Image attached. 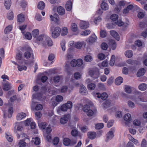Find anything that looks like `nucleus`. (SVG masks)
<instances>
[{
	"label": "nucleus",
	"mask_w": 147,
	"mask_h": 147,
	"mask_svg": "<svg viewBox=\"0 0 147 147\" xmlns=\"http://www.w3.org/2000/svg\"><path fill=\"white\" fill-rule=\"evenodd\" d=\"M31 141L32 142H34V144L36 145H38L40 143V139L37 137H36L35 138H32Z\"/></svg>",
	"instance_id": "29"
},
{
	"label": "nucleus",
	"mask_w": 147,
	"mask_h": 147,
	"mask_svg": "<svg viewBox=\"0 0 147 147\" xmlns=\"http://www.w3.org/2000/svg\"><path fill=\"white\" fill-rule=\"evenodd\" d=\"M115 57L114 55L112 56L111 59L110 61L109 64L111 66H113L114 65L115 62Z\"/></svg>",
	"instance_id": "42"
},
{
	"label": "nucleus",
	"mask_w": 147,
	"mask_h": 147,
	"mask_svg": "<svg viewBox=\"0 0 147 147\" xmlns=\"http://www.w3.org/2000/svg\"><path fill=\"white\" fill-rule=\"evenodd\" d=\"M111 102L110 101L107 100L105 101L103 104V106L105 108H107L110 107Z\"/></svg>",
	"instance_id": "50"
},
{
	"label": "nucleus",
	"mask_w": 147,
	"mask_h": 147,
	"mask_svg": "<svg viewBox=\"0 0 147 147\" xmlns=\"http://www.w3.org/2000/svg\"><path fill=\"white\" fill-rule=\"evenodd\" d=\"M125 54L126 57L128 58L131 57L133 56L132 51L130 50L126 51L125 52Z\"/></svg>",
	"instance_id": "27"
},
{
	"label": "nucleus",
	"mask_w": 147,
	"mask_h": 147,
	"mask_svg": "<svg viewBox=\"0 0 147 147\" xmlns=\"http://www.w3.org/2000/svg\"><path fill=\"white\" fill-rule=\"evenodd\" d=\"M51 20V21L54 22L55 23H57L59 20V18L57 16L55 17L51 15L50 16Z\"/></svg>",
	"instance_id": "41"
},
{
	"label": "nucleus",
	"mask_w": 147,
	"mask_h": 147,
	"mask_svg": "<svg viewBox=\"0 0 147 147\" xmlns=\"http://www.w3.org/2000/svg\"><path fill=\"white\" fill-rule=\"evenodd\" d=\"M123 79L121 77H119L116 79L115 83L117 85H120L123 82Z\"/></svg>",
	"instance_id": "24"
},
{
	"label": "nucleus",
	"mask_w": 147,
	"mask_h": 147,
	"mask_svg": "<svg viewBox=\"0 0 147 147\" xmlns=\"http://www.w3.org/2000/svg\"><path fill=\"white\" fill-rule=\"evenodd\" d=\"M45 4L42 1L39 2L38 4V8L42 10L45 7Z\"/></svg>",
	"instance_id": "28"
},
{
	"label": "nucleus",
	"mask_w": 147,
	"mask_h": 147,
	"mask_svg": "<svg viewBox=\"0 0 147 147\" xmlns=\"http://www.w3.org/2000/svg\"><path fill=\"white\" fill-rule=\"evenodd\" d=\"M87 115L89 116H92L94 114L93 111L91 109H89L86 112Z\"/></svg>",
	"instance_id": "64"
},
{
	"label": "nucleus",
	"mask_w": 147,
	"mask_h": 147,
	"mask_svg": "<svg viewBox=\"0 0 147 147\" xmlns=\"http://www.w3.org/2000/svg\"><path fill=\"white\" fill-rule=\"evenodd\" d=\"M80 92L82 95H86L87 94V90L84 85H82L81 86Z\"/></svg>",
	"instance_id": "13"
},
{
	"label": "nucleus",
	"mask_w": 147,
	"mask_h": 147,
	"mask_svg": "<svg viewBox=\"0 0 147 147\" xmlns=\"http://www.w3.org/2000/svg\"><path fill=\"white\" fill-rule=\"evenodd\" d=\"M87 86L88 89L92 90L95 88L96 85L94 83H91L88 84Z\"/></svg>",
	"instance_id": "35"
},
{
	"label": "nucleus",
	"mask_w": 147,
	"mask_h": 147,
	"mask_svg": "<svg viewBox=\"0 0 147 147\" xmlns=\"http://www.w3.org/2000/svg\"><path fill=\"white\" fill-rule=\"evenodd\" d=\"M97 38L95 34L94 33L90 36L86 40L88 42L90 43H93L97 40Z\"/></svg>",
	"instance_id": "7"
},
{
	"label": "nucleus",
	"mask_w": 147,
	"mask_h": 147,
	"mask_svg": "<svg viewBox=\"0 0 147 147\" xmlns=\"http://www.w3.org/2000/svg\"><path fill=\"white\" fill-rule=\"evenodd\" d=\"M51 20V21L54 22L55 23H57L59 20V18L57 16L55 17L51 15L50 16Z\"/></svg>",
	"instance_id": "40"
},
{
	"label": "nucleus",
	"mask_w": 147,
	"mask_h": 147,
	"mask_svg": "<svg viewBox=\"0 0 147 147\" xmlns=\"http://www.w3.org/2000/svg\"><path fill=\"white\" fill-rule=\"evenodd\" d=\"M124 119L126 121L129 122L131 119V115L129 114H125L124 117Z\"/></svg>",
	"instance_id": "31"
},
{
	"label": "nucleus",
	"mask_w": 147,
	"mask_h": 147,
	"mask_svg": "<svg viewBox=\"0 0 147 147\" xmlns=\"http://www.w3.org/2000/svg\"><path fill=\"white\" fill-rule=\"evenodd\" d=\"M77 61V66L78 67L82 66L84 67V65L83 64V61L81 59H78Z\"/></svg>",
	"instance_id": "43"
},
{
	"label": "nucleus",
	"mask_w": 147,
	"mask_h": 147,
	"mask_svg": "<svg viewBox=\"0 0 147 147\" xmlns=\"http://www.w3.org/2000/svg\"><path fill=\"white\" fill-rule=\"evenodd\" d=\"M111 35L114 38L116 39L119 41L120 39V37L118 33L114 30H111L110 31Z\"/></svg>",
	"instance_id": "12"
},
{
	"label": "nucleus",
	"mask_w": 147,
	"mask_h": 147,
	"mask_svg": "<svg viewBox=\"0 0 147 147\" xmlns=\"http://www.w3.org/2000/svg\"><path fill=\"white\" fill-rule=\"evenodd\" d=\"M90 30H87L82 32L81 33V35H82L87 36L90 34Z\"/></svg>",
	"instance_id": "57"
},
{
	"label": "nucleus",
	"mask_w": 147,
	"mask_h": 147,
	"mask_svg": "<svg viewBox=\"0 0 147 147\" xmlns=\"http://www.w3.org/2000/svg\"><path fill=\"white\" fill-rule=\"evenodd\" d=\"M46 36L47 35L45 34L40 35L36 38V40L38 41L41 43L43 45H45V40Z\"/></svg>",
	"instance_id": "6"
},
{
	"label": "nucleus",
	"mask_w": 147,
	"mask_h": 147,
	"mask_svg": "<svg viewBox=\"0 0 147 147\" xmlns=\"http://www.w3.org/2000/svg\"><path fill=\"white\" fill-rule=\"evenodd\" d=\"M88 136L89 138L93 140L94 139L96 136V134L94 132H88Z\"/></svg>",
	"instance_id": "16"
},
{
	"label": "nucleus",
	"mask_w": 147,
	"mask_h": 147,
	"mask_svg": "<svg viewBox=\"0 0 147 147\" xmlns=\"http://www.w3.org/2000/svg\"><path fill=\"white\" fill-rule=\"evenodd\" d=\"M22 33L26 38L29 40L31 39L32 37V35L30 33L27 32L25 34H24V32H22Z\"/></svg>",
	"instance_id": "33"
},
{
	"label": "nucleus",
	"mask_w": 147,
	"mask_h": 147,
	"mask_svg": "<svg viewBox=\"0 0 147 147\" xmlns=\"http://www.w3.org/2000/svg\"><path fill=\"white\" fill-rule=\"evenodd\" d=\"M138 88L141 90H145L147 88V85L144 83L141 84L138 86Z\"/></svg>",
	"instance_id": "25"
},
{
	"label": "nucleus",
	"mask_w": 147,
	"mask_h": 147,
	"mask_svg": "<svg viewBox=\"0 0 147 147\" xmlns=\"http://www.w3.org/2000/svg\"><path fill=\"white\" fill-rule=\"evenodd\" d=\"M26 144V142L23 140H20L18 143V145L19 147H25Z\"/></svg>",
	"instance_id": "44"
},
{
	"label": "nucleus",
	"mask_w": 147,
	"mask_h": 147,
	"mask_svg": "<svg viewBox=\"0 0 147 147\" xmlns=\"http://www.w3.org/2000/svg\"><path fill=\"white\" fill-rule=\"evenodd\" d=\"M104 126L103 123H98L96 124L95 128L96 129H99L103 128Z\"/></svg>",
	"instance_id": "45"
},
{
	"label": "nucleus",
	"mask_w": 147,
	"mask_h": 147,
	"mask_svg": "<svg viewBox=\"0 0 147 147\" xmlns=\"http://www.w3.org/2000/svg\"><path fill=\"white\" fill-rule=\"evenodd\" d=\"M110 19L114 21H117L118 18V16L116 14H113L110 17Z\"/></svg>",
	"instance_id": "37"
},
{
	"label": "nucleus",
	"mask_w": 147,
	"mask_h": 147,
	"mask_svg": "<svg viewBox=\"0 0 147 147\" xmlns=\"http://www.w3.org/2000/svg\"><path fill=\"white\" fill-rule=\"evenodd\" d=\"M145 72V69L143 68H141L138 71L137 73V76L138 77H140L144 75Z\"/></svg>",
	"instance_id": "21"
},
{
	"label": "nucleus",
	"mask_w": 147,
	"mask_h": 147,
	"mask_svg": "<svg viewBox=\"0 0 147 147\" xmlns=\"http://www.w3.org/2000/svg\"><path fill=\"white\" fill-rule=\"evenodd\" d=\"M59 141V139L57 137L55 138L53 140V143L54 145L58 144Z\"/></svg>",
	"instance_id": "63"
},
{
	"label": "nucleus",
	"mask_w": 147,
	"mask_h": 147,
	"mask_svg": "<svg viewBox=\"0 0 147 147\" xmlns=\"http://www.w3.org/2000/svg\"><path fill=\"white\" fill-rule=\"evenodd\" d=\"M39 34V30L38 29L33 30L32 32V35L34 38H36Z\"/></svg>",
	"instance_id": "34"
},
{
	"label": "nucleus",
	"mask_w": 147,
	"mask_h": 147,
	"mask_svg": "<svg viewBox=\"0 0 147 147\" xmlns=\"http://www.w3.org/2000/svg\"><path fill=\"white\" fill-rule=\"evenodd\" d=\"M84 60L87 62H90L92 60V57L90 55H86L85 57Z\"/></svg>",
	"instance_id": "46"
},
{
	"label": "nucleus",
	"mask_w": 147,
	"mask_h": 147,
	"mask_svg": "<svg viewBox=\"0 0 147 147\" xmlns=\"http://www.w3.org/2000/svg\"><path fill=\"white\" fill-rule=\"evenodd\" d=\"M6 137L7 140L10 142H11L13 140V137L10 135L6 134Z\"/></svg>",
	"instance_id": "58"
},
{
	"label": "nucleus",
	"mask_w": 147,
	"mask_h": 147,
	"mask_svg": "<svg viewBox=\"0 0 147 147\" xmlns=\"http://www.w3.org/2000/svg\"><path fill=\"white\" fill-rule=\"evenodd\" d=\"M17 19L18 21L19 22H23L25 20L24 15L22 13L18 16Z\"/></svg>",
	"instance_id": "20"
},
{
	"label": "nucleus",
	"mask_w": 147,
	"mask_h": 147,
	"mask_svg": "<svg viewBox=\"0 0 147 147\" xmlns=\"http://www.w3.org/2000/svg\"><path fill=\"white\" fill-rule=\"evenodd\" d=\"M61 31V29L59 27H55L52 32L51 36L52 37L54 38H57L60 35Z\"/></svg>",
	"instance_id": "3"
},
{
	"label": "nucleus",
	"mask_w": 147,
	"mask_h": 147,
	"mask_svg": "<svg viewBox=\"0 0 147 147\" xmlns=\"http://www.w3.org/2000/svg\"><path fill=\"white\" fill-rule=\"evenodd\" d=\"M114 136L113 132L112 130L109 131L106 134V139L105 142H106L110 140H111Z\"/></svg>",
	"instance_id": "11"
},
{
	"label": "nucleus",
	"mask_w": 147,
	"mask_h": 147,
	"mask_svg": "<svg viewBox=\"0 0 147 147\" xmlns=\"http://www.w3.org/2000/svg\"><path fill=\"white\" fill-rule=\"evenodd\" d=\"M12 87V85L11 83L7 82L3 85V90L7 91L11 89Z\"/></svg>",
	"instance_id": "9"
},
{
	"label": "nucleus",
	"mask_w": 147,
	"mask_h": 147,
	"mask_svg": "<svg viewBox=\"0 0 147 147\" xmlns=\"http://www.w3.org/2000/svg\"><path fill=\"white\" fill-rule=\"evenodd\" d=\"M67 89L68 87L67 86H63L61 89V92L62 93L65 92L67 91Z\"/></svg>",
	"instance_id": "61"
},
{
	"label": "nucleus",
	"mask_w": 147,
	"mask_h": 147,
	"mask_svg": "<svg viewBox=\"0 0 147 147\" xmlns=\"http://www.w3.org/2000/svg\"><path fill=\"white\" fill-rule=\"evenodd\" d=\"M60 44L62 50L63 51H65L66 49L65 41L64 40H62Z\"/></svg>",
	"instance_id": "51"
},
{
	"label": "nucleus",
	"mask_w": 147,
	"mask_h": 147,
	"mask_svg": "<svg viewBox=\"0 0 147 147\" xmlns=\"http://www.w3.org/2000/svg\"><path fill=\"white\" fill-rule=\"evenodd\" d=\"M125 92L129 94L131 92V88L129 86H126L125 88Z\"/></svg>",
	"instance_id": "53"
},
{
	"label": "nucleus",
	"mask_w": 147,
	"mask_h": 147,
	"mask_svg": "<svg viewBox=\"0 0 147 147\" xmlns=\"http://www.w3.org/2000/svg\"><path fill=\"white\" fill-rule=\"evenodd\" d=\"M94 96L95 97L101 98L103 100H106L108 97L107 94L105 92L103 93L102 94L97 92L96 93Z\"/></svg>",
	"instance_id": "5"
},
{
	"label": "nucleus",
	"mask_w": 147,
	"mask_h": 147,
	"mask_svg": "<svg viewBox=\"0 0 147 147\" xmlns=\"http://www.w3.org/2000/svg\"><path fill=\"white\" fill-rule=\"evenodd\" d=\"M70 140L68 138H65L63 140V144L66 146L70 145Z\"/></svg>",
	"instance_id": "36"
},
{
	"label": "nucleus",
	"mask_w": 147,
	"mask_h": 147,
	"mask_svg": "<svg viewBox=\"0 0 147 147\" xmlns=\"http://www.w3.org/2000/svg\"><path fill=\"white\" fill-rule=\"evenodd\" d=\"M80 26L81 29H86L89 27L88 22L82 21L80 23Z\"/></svg>",
	"instance_id": "10"
},
{
	"label": "nucleus",
	"mask_w": 147,
	"mask_h": 147,
	"mask_svg": "<svg viewBox=\"0 0 147 147\" xmlns=\"http://www.w3.org/2000/svg\"><path fill=\"white\" fill-rule=\"evenodd\" d=\"M71 134L73 136L76 137L78 135V132L76 129H73L71 132Z\"/></svg>",
	"instance_id": "49"
},
{
	"label": "nucleus",
	"mask_w": 147,
	"mask_h": 147,
	"mask_svg": "<svg viewBox=\"0 0 147 147\" xmlns=\"http://www.w3.org/2000/svg\"><path fill=\"white\" fill-rule=\"evenodd\" d=\"M35 114L36 118L37 120H38L39 118H40L42 116V114L39 111L36 112V113H35Z\"/></svg>",
	"instance_id": "62"
},
{
	"label": "nucleus",
	"mask_w": 147,
	"mask_h": 147,
	"mask_svg": "<svg viewBox=\"0 0 147 147\" xmlns=\"http://www.w3.org/2000/svg\"><path fill=\"white\" fill-rule=\"evenodd\" d=\"M4 5L6 9H9L11 5V0H5Z\"/></svg>",
	"instance_id": "26"
},
{
	"label": "nucleus",
	"mask_w": 147,
	"mask_h": 147,
	"mask_svg": "<svg viewBox=\"0 0 147 147\" xmlns=\"http://www.w3.org/2000/svg\"><path fill=\"white\" fill-rule=\"evenodd\" d=\"M101 47L103 50H106L108 48V45L106 43L103 42L101 44Z\"/></svg>",
	"instance_id": "60"
},
{
	"label": "nucleus",
	"mask_w": 147,
	"mask_h": 147,
	"mask_svg": "<svg viewBox=\"0 0 147 147\" xmlns=\"http://www.w3.org/2000/svg\"><path fill=\"white\" fill-rule=\"evenodd\" d=\"M89 75L94 79L98 78L100 75L98 69H97L95 70H90L89 71Z\"/></svg>",
	"instance_id": "4"
},
{
	"label": "nucleus",
	"mask_w": 147,
	"mask_h": 147,
	"mask_svg": "<svg viewBox=\"0 0 147 147\" xmlns=\"http://www.w3.org/2000/svg\"><path fill=\"white\" fill-rule=\"evenodd\" d=\"M100 35L102 38H105L107 35L106 32L105 30H101L100 32Z\"/></svg>",
	"instance_id": "56"
},
{
	"label": "nucleus",
	"mask_w": 147,
	"mask_h": 147,
	"mask_svg": "<svg viewBox=\"0 0 147 147\" xmlns=\"http://www.w3.org/2000/svg\"><path fill=\"white\" fill-rule=\"evenodd\" d=\"M18 68L20 71H21L23 70H26L27 69L26 67L25 66H20L19 65H18Z\"/></svg>",
	"instance_id": "59"
},
{
	"label": "nucleus",
	"mask_w": 147,
	"mask_h": 147,
	"mask_svg": "<svg viewBox=\"0 0 147 147\" xmlns=\"http://www.w3.org/2000/svg\"><path fill=\"white\" fill-rule=\"evenodd\" d=\"M13 18L14 16L12 12H11L8 14L7 18L9 20H12L13 19Z\"/></svg>",
	"instance_id": "54"
},
{
	"label": "nucleus",
	"mask_w": 147,
	"mask_h": 147,
	"mask_svg": "<svg viewBox=\"0 0 147 147\" xmlns=\"http://www.w3.org/2000/svg\"><path fill=\"white\" fill-rule=\"evenodd\" d=\"M45 44L47 43V45L49 46H51L53 45V42L51 39L47 36L45 37Z\"/></svg>",
	"instance_id": "14"
},
{
	"label": "nucleus",
	"mask_w": 147,
	"mask_h": 147,
	"mask_svg": "<svg viewBox=\"0 0 147 147\" xmlns=\"http://www.w3.org/2000/svg\"><path fill=\"white\" fill-rule=\"evenodd\" d=\"M7 116L8 118L11 117L13 113V109L12 107H9L7 111Z\"/></svg>",
	"instance_id": "32"
},
{
	"label": "nucleus",
	"mask_w": 147,
	"mask_h": 147,
	"mask_svg": "<svg viewBox=\"0 0 147 147\" xmlns=\"http://www.w3.org/2000/svg\"><path fill=\"white\" fill-rule=\"evenodd\" d=\"M26 115V114L25 113L21 112L18 114L16 117V119L18 120H20L25 117Z\"/></svg>",
	"instance_id": "15"
},
{
	"label": "nucleus",
	"mask_w": 147,
	"mask_h": 147,
	"mask_svg": "<svg viewBox=\"0 0 147 147\" xmlns=\"http://www.w3.org/2000/svg\"><path fill=\"white\" fill-rule=\"evenodd\" d=\"M67 29L66 27H64L62 28L61 34L62 36L66 35L67 33Z\"/></svg>",
	"instance_id": "39"
},
{
	"label": "nucleus",
	"mask_w": 147,
	"mask_h": 147,
	"mask_svg": "<svg viewBox=\"0 0 147 147\" xmlns=\"http://www.w3.org/2000/svg\"><path fill=\"white\" fill-rule=\"evenodd\" d=\"M57 11L58 13L61 15H63L65 13V9L61 6H59L57 7Z\"/></svg>",
	"instance_id": "17"
},
{
	"label": "nucleus",
	"mask_w": 147,
	"mask_h": 147,
	"mask_svg": "<svg viewBox=\"0 0 147 147\" xmlns=\"http://www.w3.org/2000/svg\"><path fill=\"white\" fill-rule=\"evenodd\" d=\"M12 29V26L11 25L9 26H7L5 29L4 32L6 34H7L10 32Z\"/></svg>",
	"instance_id": "38"
},
{
	"label": "nucleus",
	"mask_w": 147,
	"mask_h": 147,
	"mask_svg": "<svg viewBox=\"0 0 147 147\" xmlns=\"http://www.w3.org/2000/svg\"><path fill=\"white\" fill-rule=\"evenodd\" d=\"M72 102L68 101L66 103L63 104L61 106L60 109L63 111H66L68 109H71L72 107Z\"/></svg>",
	"instance_id": "2"
},
{
	"label": "nucleus",
	"mask_w": 147,
	"mask_h": 147,
	"mask_svg": "<svg viewBox=\"0 0 147 147\" xmlns=\"http://www.w3.org/2000/svg\"><path fill=\"white\" fill-rule=\"evenodd\" d=\"M127 105L129 107L131 108H134L135 107V105L134 102L130 100L128 101Z\"/></svg>",
	"instance_id": "55"
},
{
	"label": "nucleus",
	"mask_w": 147,
	"mask_h": 147,
	"mask_svg": "<svg viewBox=\"0 0 147 147\" xmlns=\"http://www.w3.org/2000/svg\"><path fill=\"white\" fill-rule=\"evenodd\" d=\"M33 55V51L30 47H27L24 49V58L28 59Z\"/></svg>",
	"instance_id": "1"
},
{
	"label": "nucleus",
	"mask_w": 147,
	"mask_h": 147,
	"mask_svg": "<svg viewBox=\"0 0 147 147\" xmlns=\"http://www.w3.org/2000/svg\"><path fill=\"white\" fill-rule=\"evenodd\" d=\"M72 2L71 1H68L66 3L65 7L67 11H70L72 9Z\"/></svg>",
	"instance_id": "19"
},
{
	"label": "nucleus",
	"mask_w": 147,
	"mask_h": 147,
	"mask_svg": "<svg viewBox=\"0 0 147 147\" xmlns=\"http://www.w3.org/2000/svg\"><path fill=\"white\" fill-rule=\"evenodd\" d=\"M70 117V115L69 114L64 115L60 119V122L62 124H64L66 123Z\"/></svg>",
	"instance_id": "8"
},
{
	"label": "nucleus",
	"mask_w": 147,
	"mask_h": 147,
	"mask_svg": "<svg viewBox=\"0 0 147 147\" xmlns=\"http://www.w3.org/2000/svg\"><path fill=\"white\" fill-rule=\"evenodd\" d=\"M60 77L56 75L55 76L52 77L51 78V80H53V81L55 82H58L60 81Z\"/></svg>",
	"instance_id": "30"
},
{
	"label": "nucleus",
	"mask_w": 147,
	"mask_h": 147,
	"mask_svg": "<svg viewBox=\"0 0 147 147\" xmlns=\"http://www.w3.org/2000/svg\"><path fill=\"white\" fill-rule=\"evenodd\" d=\"M109 44L111 47L112 50H114L116 47V44L115 40H110Z\"/></svg>",
	"instance_id": "23"
},
{
	"label": "nucleus",
	"mask_w": 147,
	"mask_h": 147,
	"mask_svg": "<svg viewBox=\"0 0 147 147\" xmlns=\"http://www.w3.org/2000/svg\"><path fill=\"white\" fill-rule=\"evenodd\" d=\"M71 28L72 30L73 31L75 32L77 30V26L76 24L75 23L72 24Z\"/></svg>",
	"instance_id": "48"
},
{
	"label": "nucleus",
	"mask_w": 147,
	"mask_h": 147,
	"mask_svg": "<svg viewBox=\"0 0 147 147\" xmlns=\"http://www.w3.org/2000/svg\"><path fill=\"white\" fill-rule=\"evenodd\" d=\"M16 59L17 60L20 61L22 60L23 61V59L22 58V55L20 53H18L16 55Z\"/></svg>",
	"instance_id": "47"
},
{
	"label": "nucleus",
	"mask_w": 147,
	"mask_h": 147,
	"mask_svg": "<svg viewBox=\"0 0 147 147\" xmlns=\"http://www.w3.org/2000/svg\"><path fill=\"white\" fill-rule=\"evenodd\" d=\"M101 7L102 9L104 10H106L109 9V6L108 4L105 3L104 1L102 2L101 4Z\"/></svg>",
	"instance_id": "22"
},
{
	"label": "nucleus",
	"mask_w": 147,
	"mask_h": 147,
	"mask_svg": "<svg viewBox=\"0 0 147 147\" xmlns=\"http://www.w3.org/2000/svg\"><path fill=\"white\" fill-rule=\"evenodd\" d=\"M85 45L84 42H78L75 44V47L78 49L81 48L82 46Z\"/></svg>",
	"instance_id": "18"
},
{
	"label": "nucleus",
	"mask_w": 147,
	"mask_h": 147,
	"mask_svg": "<svg viewBox=\"0 0 147 147\" xmlns=\"http://www.w3.org/2000/svg\"><path fill=\"white\" fill-rule=\"evenodd\" d=\"M47 125L45 122H42L39 124V127L42 129H44L47 126Z\"/></svg>",
	"instance_id": "52"
}]
</instances>
